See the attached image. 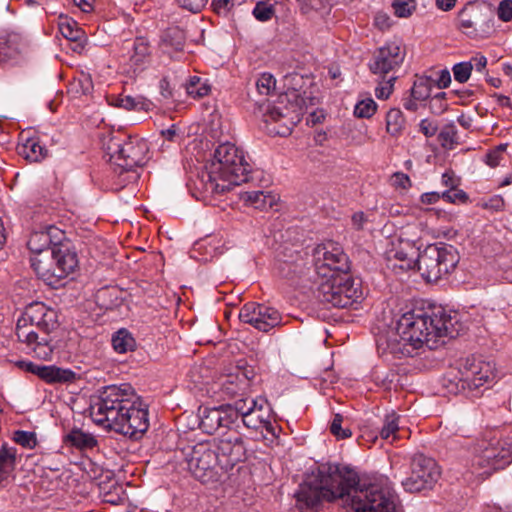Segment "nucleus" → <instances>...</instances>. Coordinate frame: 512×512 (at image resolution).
Wrapping results in <instances>:
<instances>
[{"mask_svg": "<svg viewBox=\"0 0 512 512\" xmlns=\"http://www.w3.org/2000/svg\"><path fill=\"white\" fill-rule=\"evenodd\" d=\"M18 154L29 162H38L45 158L47 150L35 138H29L18 146Z\"/></svg>", "mask_w": 512, "mask_h": 512, "instance_id": "c85d7f7f", "label": "nucleus"}, {"mask_svg": "<svg viewBox=\"0 0 512 512\" xmlns=\"http://www.w3.org/2000/svg\"><path fill=\"white\" fill-rule=\"evenodd\" d=\"M113 349L120 354L134 351L136 341L133 335L125 328L116 331L111 339Z\"/></svg>", "mask_w": 512, "mask_h": 512, "instance_id": "c756f323", "label": "nucleus"}, {"mask_svg": "<svg viewBox=\"0 0 512 512\" xmlns=\"http://www.w3.org/2000/svg\"><path fill=\"white\" fill-rule=\"evenodd\" d=\"M461 377L458 381L447 379L445 387L449 392L458 394L466 388L469 390L478 389L487 383L491 378L489 364L476 360L474 357H468L461 364L459 370Z\"/></svg>", "mask_w": 512, "mask_h": 512, "instance_id": "ddd939ff", "label": "nucleus"}, {"mask_svg": "<svg viewBox=\"0 0 512 512\" xmlns=\"http://www.w3.org/2000/svg\"><path fill=\"white\" fill-rule=\"evenodd\" d=\"M253 16L261 22L271 20L275 15L274 4L268 1H258L252 11Z\"/></svg>", "mask_w": 512, "mask_h": 512, "instance_id": "c03bdc74", "label": "nucleus"}, {"mask_svg": "<svg viewBox=\"0 0 512 512\" xmlns=\"http://www.w3.org/2000/svg\"><path fill=\"white\" fill-rule=\"evenodd\" d=\"M377 110V104L372 98H365L357 102L354 115L357 118H371Z\"/></svg>", "mask_w": 512, "mask_h": 512, "instance_id": "a18cd8bd", "label": "nucleus"}, {"mask_svg": "<svg viewBox=\"0 0 512 512\" xmlns=\"http://www.w3.org/2000/svg\"><path fill=\"white\" fill-rule=\"evenodd\" d=\"M239 319L262 332H269L283 325L282 316L277 309L255 302L243 305L239 312Z\"/></svg>", "mask_w": 512, "mask_h": 512, "instance_id": "2eb2a0df", "label": "nucleus"}, {"mask_svg": "<svg viewBox=\"0 0 512 512\" xmlns=\"http://www.w3.org/2000/svg\"><path fill=\"white\" fill-rule=\"evenodd\" d=\"M396 80L395 76L389 77L383 85H380L376 88L375 94L378 99H387L393 90L394 81Z\"/></svg>", "mask_w": 512, "mask_h": 512, "instance_id": "052dcab7", "label": "nucleus"}, {"mask_svg": "<svg viewBox=\"0 0 512 512\" xmlns=\"http://www.w3.org/2000/svg\"><path fill=\"white\" fill-rule=\"evenodd\" d=\"M148 407L140 397L137 396V403L129 408L128 413H124L123 417L118 421L113 431L128 436L132 439L141 438L149 428Z\"/></svg>", "mask_w": 512, "mask_h": 512, "instance_id": "dca6fc26", "label": "nucleus"}, {"mask_svg": "<svg viewBox=\"0 0 512 512\" xmlns=\"http://www.w3.org/2000/svg\"><path fill=\"white\" fill-rule=\"evenodd\" d=\"M27 246L34 256L44 253L45 251H52L49 235L45 234V231L32 233L27 242Z\"/></svg>", "mask_w": 512, "mask_h": 512, "instance_id": "c9c22d12", "label": "nucleus"}, {"mask_svg": "<svg viewBox=\"0 0 512 512\" xmlns=\"http://www.w3.org/2000/svg\"><path fill=\"white\" fill-rule=\"evenodd\" d=\"M443 148L453 149L458 144V132L454 124L445 125L438 135Z\"/></svg>", "mask_w": 512, "mask_h": 512, "instance_id": "37998d69", "label": "nucleus"}, {"mask_svg": "<svg viewBox=\"0 0 512 512\" xmlns=\"http://www.w3.org/2000/svg\"><path fill=\"white\" fill-rule=\"evenodd\" d=\"M459 262L457 250L444 243L428 245L418 254L417 268L427 282H437L450 274Z\"/></svg>", "mask_w": 512, "mask_h": 512, "instance_id": "6e6552de", "label": "nucleus"}, {"mask_svg": "<svg viewBox=\"0 0 512 512\" xmlns=\"http://www.w3.org/2000/svg\"><path fill=\"white\" fill-rule=\"evenodd\" d=\"M222 388L231 397L243 395L248 390V380L245 376H237L236 373L229 374L222 383Z\"/></svg>", "mask_w": 512, "mask_h": 512, "instance_id": "7c9ffc66", "label": "nucleus"}, {"mask_svg": "<svg viewBox=\"0 0 512 512\" xmlns=\"http://www.w3.org/2000/svg\"><path fill=\"white\" fill-rule=\"evenodd\" d=\"M419 129L428 138L434 136L438 130L437 125L428 119L421 120Z\"/></svg>", "mask_w": 512, "mask_h": 512, "instance_id": "69168bd1", "label": "nucleus"}, {"mask_svg": "<svg viewBox=\"0 0 512 512\" xmlns=\"http://www.w3.org/2000/svg\"><path fill=\"white\" fill-rule=\"evenodd\" d=\"M430 325L434 343L437 338L441 337L456 338L465 330V325L460 320L459 313L456 311H446L442 307L433 311Z\"/></svg>", "mask_w": 512, "mask_h": 512, "instance_id": "aec40b11", "label": "nucleus"}, {"mask_svg": "<svg viewBox=\"0 0 512 512\" xmlns=\"http://www.w3.org/2000/svg\"><path fill=\"white\" fill-rule=\"evenodd\" d=\"M446 100V93L445 92H439L435 94L431 100H430V110L434 114H442L445 112L448 108V104L445 102Z\"/></svg>", "mask_w": 512, "mask_h": 512, "instance_id": "4d7b16f0", "label": "nucleus"}, {"mask_svg": "<svg viewBox=\"0 0 512 512\" xmlns=\"http://www.w3.org/2000/svg\"><path fill=\"white\" fill-rule=\"evenodd\" d=\"M399 416L393 411L385 416L383 426L380 430V436L384 440L393 443L398 438Z\"/></svg>", "mask_w": 512, "mask_h": 512, "instance_id": "e433bc0d", "label": "nucleus"}, {"mask_svg": "<svg viewBox=\"0 0 512 512\" xmlns=\"http://www.w3.org/2000/svg\"><path fill=\"white\" fill-rule=\"evenodd\" d=\"M257 401L258 399L247 397L236 400L234 405H225L228 414H230V412L235 414L232 417V424H234L238 418L241 417L245 426L257 429V423L254 421L255 412L253 411V408L257 406Z\"/></svg>", "mask_w": 512, "mask_h": 512, "instance_id": "393cba45", "label": "nucleus"}, {"mask_svg": "<svg viewBox=\"0 0 512 512\" xmlns=\"http://www.w3.org/2000/svg\"><path fill=\"white\" fill-rule=\"evenodd\" d=\"M393 13L398 18H408L417 9L416 0H393L391 4Z\"/></svg>", "mask_w": 512, "mask_h": 512, "instance_id": "79ce46f5", "label": "nucleus"}, {"mask_svg": "<svg viewBox=\"0 0 512 512\" xmlns=\"http://www.w3.org/2000/svg\"><path fill=\"white\" fill-rule=\"evenodd\" d=\"M263 117L268 133L271 135L288 136L295 125L293 117H290V110L286 106H268Z\"/></svg>", "mask_w": 512, "mask_h": 512, "instance_id": "4be33fe9", "label": "nucleus"}, {"mask_svg": "<svg viewBox=\"0 0 512 512\" xmlns=\"http://www.w3.org/2000/svg\"><path fill=\"white\" fill-rule=\"evenodd\" d=\"M321 280L317 288V298L336 308H347L362 297L359 283L350 274Z\"/></svg>", "mask_w": 512, "mask_h": 512, "instance_id": "9d476101", "label": "nucleus"}, {"mask_svg": "<svg viewBox=\"0 0 512 512\" xmlns=\"http://www.w3.org/2000/svg\"><path fill=\"white\" fill-rule=\"evenodd\" d=\"M27 49L28 42L20 33L11 32L0 36V59L3 61L16 59L26 53Z\"/></svg>", "mask_w": 512, "mask_h": 512, "instance_id": "b1692460", "label": "nucleus"}, {"mask_svg": "<svg viewBox=\"0 0 512 512\" xmlns=\"http://www.w3.org/2000/svg\"><path fill=\"white\" fill-rule=\"evenodd\" d=\"M497 15L503 22H508L512 19V0H502L497 9Z\"/></svg>", "mask_w": 512, "mask_h": 512, "instance_id": "13d9d810", "label": "nucleus"}, {"mask_svg": "<svg viewBox=\"0 0 512 512\" xmlns=\"http://www.w3.org/2000/svg\"><path fill=\"white\" fill-rule=\"evenodd\" d=\"M297 502L315 509L322 501L342 499L353 512H395L394 497L377 483L361 485L358 473L337 463L319 465L317 474L300 485Z\"/></svg>", "mask_w": 512, "mask_h": 512, "instance_id": "f257e3e1", "label": "nucleus"}, {"mask_svg": "<svg viewBox=\"0 0 512 512\" xmlns=\"http://www.w3.org/2000/svg\"><path fill=\"white\" fill-rule=\"evenodd\" d=\"M392 184L396 188L408 189L411 187V180L407 174L396 172L392 175Z\"/></svg>", "mask_w": 512, "mask_h": 512, "instance_id": "e2e57ef3", "label": "nucleus"}, {"mask_svg": "<svg viewBox=\"0 0 512 512\" xmlns=\"http://www.w3.org/2000/svg\"><path fill=\"white\" fill-rule=\"evenodd\" d=\"M323 250L322 258H317L314 264L315 271L321 280H328L332 276L338 277L339 274H349V259L341 247L330 244Z\"/></svg>", "mask_w": 512, "mask_h": 512, "instance_id": "f3484780", "label": "nucleus"}, {"mask_svg": "<svg viewBox=\"0 0 512 512\" xmlns=\"http://www.w3.org/2000/svg\"><path fill=\"white\" fill-rule=\"evenodd\" d=\"M433 87V81L428 77H420L415 80L413 87L411 88V97L414 100L424 101L431 95Z\"/></svg>", "mask_w": 512, "mask_h": 512, "instance_id": "58836bf2", "label": "nucleus"}, {"mask_svg": "<svg viewBox=\"0 0 512 512\" xmlns=\"http://www.w3.org/2000/svg\"><path fill=\"white\" fill-rule=\"evenodd\" d=\"M343 416L339 413L334 415V418L330 425V432L337 439H347L351 437V430L348 428H342Z\"/></svg>", "mask_w": 512, "mask_h": 512, "instance_id": "603ef678", "label": "nucleus"}, {"mask_svg": "<svg viewBox=\"0 0 512 512\" xmlns=\"http://www.w3.org/2000/svg\"><path fill=\"white\" fill-rule=\"evenodd\" d=\"M405 126V118L402 111L398 108H392L386 115V131L393 137L401 135Z\"/></svg>", "mask_w": 512, "mask_h": 512, "instance_id": "473e14b6", "label": "nucleus"}, {"mask_svg": "<svg viewBox=\"0 0 512 512\" xmlns=\"http://www.w3.org/2000/svg\"><path fill=\"white\" fill-rule=\"evenodd\" d=\"M405 50L396 43H387L374 52L369 63L371 73L385 80L386 75L395 72L403 63Z\"/></svg>", "mask_w": 512, "mask_h": 512, "instance_id": "a211bd4d", "label": "nucleus"}, {"mask_svg": "<svg viewBox=\"0 0 512 512\" xmlns=\"http://www.w3.org/2000/svg\"><path fill=\"white\" fill-rule=\"evenodd\" d=\"M508 147V144H500L495 148L489 150L485 155L484 162L491 168H495L500 164L503 155Z\"/></svg>", "mask_w": 512, "mask_h": 512, "instance_id": "09e8293b", "label": "nucleus"}, {"mask_svg": "<svg viewBox=\"0 0 512 512\" xmlns=\"http://www.w3.org/2000/svg\"><path fill=\"white\" fill-rule=\"evenodd\" d=\"M103 149L108 161L114 164L119 174L133 171L146 164L148 157L147 142L136 137L117 133L103 140Z\"/></svg>", "mask_w": 512, "mask_h": 512, "instance_id": "423d86ee", "label": "nucleus"}, {"mask_svg": "<svg viewBox=\"0 0 512 512\" xmlns=\"http://www.w3.org/2000/svg\"><path fill=\"white\" fill-rule=\"evenodd\" d=\"M254 421L257 423V429L260 425H263L268 432L274 434V427L269 421V408L267 400L264 398H258L257 406L253 408Z\"/></svg>", "mask_w": 512, "mask_h": 512, "instance_id": "4c0bfd02", "label": "nucleus"}, {"mask_svg": "<svg viewBox=\"0 0 512 512\" xmlns=\"http://www.w3.org/2000/svg\"><path fill=\"white\" fill-rule=\"evenodd\" d=\"M137 403V395L130 384L103 387L90 405L94 422L112 430L124 413Z\"/></svg>", "mask_w": 512, "mask_h": 512, "instance_id": "20e7f679", "label": "nucleus"}, {"mask_svg": "<svg viewBox=\"0 0 512 512\" xmlns=\"http://www.w3.org/2000/svg\"><path fill=\"white\" fill-rule=\"evenodd\" d=\"M245 200L253 204L257 209L267 210L272 209L277 204L278 198L271 192L251 191L246 192Z\"/></svg>", "mask_w": 512, "mask_h": 512, "instance_id": "2f4dec72", "label": "nucleus"}, {"mask_svg": "<svg viewBox=\"0 0 512 512\" xmlns=\"http://www.w3.org/2000/svg\"><path fill=\"white\" fill-rule=\"evenodd\" d=\"M177 2L182 8L192 13H198L206 6L208 0H177Z\"/></svg>", "mask_w": 512, "mask_h": 512, "instance_id": "bf43d9fd", "label": "nucleus"}, {"mask_svg": "<svg viewBox=\"0 0 512 512\" xmlns=\"http://www.w3.org/2000/svg\"><path fill=\"white\" fill-rule=\"evenodd\" d=\"M58 26L63 37L75 43L72 49L80 52L84 47L82 41L84 40L85 34L78 26L77 22L68 17H60Z\"/></svg>", "mask_w": 512, "mask_h": 512, "instance_id": "a878e982", "label": "nucleus"}, {"mask_svg": "<svg viewBox=\"0 0 512 512\" xmlns=\"http://www.w3.org/2000/svg\"><path fill=\"white\" fill-rule=\"evenodd\" d=\"M44 231H45V234L49 235L51 248H56V247H60V246L70 248L69 243L64 241L65 234L61 229H59L55 226H49Z\"/></svg>", "mask_w": 512, "mask_h": 512, "instance_id": "864d4df0", "label": "nucleus"}, {"mask_svg": "<svg viewBox=\"0 0 512 512\" xmlns=\"http://www.w3.org/2000/svg\"><path fill=\"white\" fill-rule=\"evenodd\" d=\"M13 441L24 448L33 449L37 445L35 432L17 430L13 434Z\"/></svg>", "mask_w": 512, "mask_h": 512, "instance_id": "de8ad7c7", "label": "nucleus"}, {"mask_svg": "<svg viewBox=\"0 0 512 512\" xmlns=\"http://www.w3.org/2000/svg\"><path fill=\"white\" fill-rule=\"evenodd\" d=\"M133 53L130 56L134 64L139 65L149 56V44L144 37H137L132 43Z\"/></svg>", "mask_w": 512, "mask_h": 512, "instance_id": "a19ab883", "label": "nucleus"}, {"mask_svg": "<svg viewBox=\"0 0 512 512\" xmlns=\"http://www.w3.org/2000/svg\"><path fill=\"white\" fill-rule=\"evenodd\" d=\"M451 83V75L448 70H442L439 73V77L436 81L438 88H446Z\"/></svg>", "mask_w": 512, "mask_h": 512, "instance_id": "774afa93", "label": "nucleus"}, {"mask_svg": "<svg viewBox=\"0 0 512 512\" xmlns=\"http://www.w3.org/2000/svg\"><path fill=\"white\" fill-rule=\"evenodd\" d=\"M185 89L187 94L195 99L203 98L211 91L207 80L199 76H191L185 84Z\"/></svg>", "mask_w": 512, "mask_h": 512, "instance_id": "72a5a7b5", "label": "nucleus"}, {"mask_svg": "<svg viewBox=\"0 0 512 512\" xmlns=\"http://www.w3.org/2000/svg\"><path fill=\"white\" fill-rule=\"evenodd\" d=\"M206 169L207 180L204 188L211 194H223L233 186L248 182L251 172V166L245 160L244 152L230 142L217 146L213 160Z\"/></svg>", "mask_w": 512, "mask_h": 512, "instance_id": "f03ea898", "label": "nucleus"}, {"mask_svg": "<svg viewBox=\"0 0 512 512\" xmlns=\"http://www.w3.org/2000/svg\"><path fill=\"white\" fill-rule=\"evenodd\" d=\"M410 476L402 481L407 492L415 493L431 489L440 478L437 462L424 454H415L410 463Z\"/></svg>", "mask_w": 512, "mask_h": 512, "instance_id": "f8f14e48", "label": "nucleus"}, {"mask_svg": "<svg viewBox=\"0 0 512 512\" xmlns=\"http://www.w3.org/2000/svg\"><path fill=\"white\" fill-rule=\"evenodd\" d=\"M459 29L470 38H485L494 31L493 15L488 10L467 4L458 13Z\"/></svg>", "mask_w": 512, "mask_h": 512, "instance_id": "4468645a", "label": "nucleus"}, {"mask_svg": "<svg viewBox=\"0 0 512 512\" xmlns=\"http://www.w3.org/2000/svg\"><path fill=\"white\" fill-rule=\"evenodd\" d=\"M212 8L215 13L218 15H226L234 4L231 0H212Z\"/></svg>", "mask_w": 512, "mask_h": 512, "instance_id": "0e129e2a", "label": "nucleus"}, {"mask_svg": "<svg viewBox=\"0 0 512 512\" xmlns=\"http://www.w3.org/2000/svg\"><path fill=\"white\" fill-rule=\"evenodd\" d=\"M64 442L80 450L92 449L97 445L95 437L81 429H72L64 436Z\"/></svg>", "mask_w": 512, "mask_h": 512, "instance_id": "cd10ccee", "label": "nucleus"}, {"mask_svg": "<svg viewBox=\"0 0 512 512\" xmlns=\"http://www.w3.org/2000/svg\"><path fill=\"white\" fill-rule=\"evenodd\" d=\"M70 91L74 93L88 94L93 89V83L90 75L82 73L70 84Z\"/></svg>", "mask_w": 512, "mask_h": 512, "instance_id": "49530a36", "label": "nucleus"}, {"mask_svg": "<svg viewBox=\"0 0 512 512\" xmlns=\"http://www.w3.org/2000/svg\"><path fill=\"white\" fill-rule=\"evenodd\" d=\"M186 35L180 27H169L163 34V43L175 51H182L185 45Z\"/></svg>", "mask_w": 512, "mask_h": 512, "instance_id": "f704fd0d", "label": "nucleus"}, {"mask_svg": "<svg viewBox=\"0 0 512 512\" xmlns=\"http://www.w3.org/2000/svg\"><path fill=\"white\" fill-rule=\"evenodd\" d=\"M512 463V437L498 439L483 438L473 448L472 466L487 469L484 474L504 469Z\"/></svg>", "mask_w": 512, "mask_h": 512, "instance_id": "1a4fd4ad", "label": "nucleus"}, {"mask_svg": "<svg viewBox=\"0 0 512 512\" xmlns=\"http://www.w3.org/2000/svg\"><path fill=\"white\" fill-rule=\"evenodd\" d=\"M442 183L449 189L457 188L460 184V179L455 176V173L451 170L446 171L442 175Z\"/></svg>", "mask_w": 512, "mask_h": 512, "instance_id": "338daca9", "label": "nucleus"}, {"mask_svg": "<svg viewBox=\"0 0 512 512\" xmlns=\"http://www.w3.org/2000/svg\"><path fill=\"white\" fill-rule=\"evenodd\" d=\"M442 199L449 203H466L469 199L466 192L461 189H448L442 193Z\"/></svg>", "mask_w": 512, "mask_h": 512, "instance_id": "6e6d98bb", "label": "nucleus"}, {"mask_svg": "<svg viewBox=\"0 0 512 512\" xmlns=\"http://www.w3.org/2000/svg\"><path fill=\"white\" fill-rule=\"evenodd\" d=\"M58 326L57 311L42 302H34L26 307L18 320L16 335L19 341L28 346L35 345L33 350L39 358L47 359L53 353L49 334Z\"/></svg>", "mask_w": 512, "mask_h": 512, "instance_id": "7ed1b4c3", "label": "nucleus"}, {"mask_svg": "<svg viewBox=\"0 0 512 512\" xmlns=\"http://www.w3.org/2000/svg\"><path fill=\"white\" fill-rule=\"evenodd\" d=\"M56 366H45V365H38V368H36V374L40 379L45 381L48 384L52 383L53 375L55 371Z\"/></svg>", "mask_w": 512, "mask_h": 512, "instance_id": "680f3d73", "label": "nucleus"}, {"mask_svg": "<svg viewBox=\"0 0 512 512\" xmlns=\"http://www.w3.org/2000/svg\"><path fill=\"white\" fill-rule=\"evenodd\" d=\"M185 461L191 474L202 483L217 480L215 468L219 466L216 441H201L183 450Z\"/></svg>", "mask_w": 512, "mask_h": 512, "instance_id": "9b49d317", "label": "nucleus"}, {"mask_svg": "<svg viewBox=\"0 0 512 512\" xmlns=\"http://www.w3.org/2000/svg\"><path fill=\"white\" fill-rule=\"evenodd\" d=\"M233 412L226 411L225 405L205 408L200 416V429L207 434H214L221 428H230Z\"/></svg>", "mask_w": 512, "mask_h": 512, "instance_id": "5701e85b", "label": "nucleus"}, {"mask_svg": "<svg viewBox=\"0 0 512 512\" xmlns=\"http://www.w3.org/2000/svg\"><path fill=\"white\" fill-rule=\"evenodd\" d=\"M385 254L389 266L407 271L416 266L419 253L414 244L400 237L398 243L393 242Z\"/></svg>", "mask_w": 512, "mask_h": 512, "instance_id": "412c9836", "label": "nucleus"}, {"mask_svg": "<svg viewBox=\"0 0 512 512\" xmlns=\"http://www.w3.org/2000/svg\"><path fill=\"white\" fill-rule=\"evenodd\" d=\"M430 319L431 315L421 310L404 313L397 321L395 332L389 337L391 350L411 356L424 344L431 348L429 342L434 343V339Z\"/></svg>", "mask_w": 512, "mask_h": 512, "instance_id": "39448f33", "label": "nucleus"}, {"mask_svg": "<svg viewBox=\"0 0 512 512\" xmlns=\"http://www.w3.org/2000/svg\"><path fill=\"white\" fill-rule=\"evenodd\" d=\"M77 378V374L71 369L56 366L51 384H71L74 383Z\"/></svg>", "mask_w": 512, "mask_h": 512, "instance_id": "8fccbe9b", "label": "nucleus"}, {"mask_svg": "<svg viewBox=\"0 0 512 512\" xmlns=\"http://www.w3.org/2000/svg\"><path fill=\"white\" fill-rule=\"evenodd\" d=\"M120 100V108L126 110H143L149 111L152 109L153 103L143 96L132 97L129 95H122Z\"/></svg>", "mask_w": 512, "mask_h": 512, "instance_id": "ea45409f", "label": "nucleus"}, {"mask_svg": "<svg viewBox=\"0 0 512 512\" xmlns=\"http://www.w3.org/2000/svg\"><path fill=\"white\" fill-rule=\"evenodd\" d=\"M276 86V80L273 75L269 73H263L256 82V88L259 94L269 95L274 91Z\"/></svg>", "mask_w": 512, "mask_h": 512, "instance_id": "3c124183", "label": "nucleus"}, {"mask_svg": "<svg viewBox=\"0 0 512 512\" xmlns=\"http://www.w3.org/2000/svg\"><path fill=\"white\" fill-rule=\"evenodd\" d=\"M30 261L37 276L52 287L59 285L78 265L77 254L64 246L33 256Z\"/></svg>", "mask_w": 512, "mask_h": 512, "instance_id": "0eeeda50", "label": "nucleus"}, {"mask_svg": "<svg viewBox=\"0 0 512 512\" xmlns=\"http://www.w3.org/2000/svg\"><path fill=\"white\" fill-rule=\"evenodd\" d=\"M17 460V449L7 443L0 447V483L7 480L14 472Z\"/></svg>", "mask_w": 512, "mask_h": 512, "instance_id": "bb28decb", "label": "nucleus"}, {"mask_svg": "<svg viewBox=\"0 0 512 512\" xmlns=\"http://www.w3.org/2000/svg\"><path fill=\"white\" fill-rule=\"evenodd\" d=\"M473 69L472 62H461L453 66V74L456 81L465 83L468 81Z\"/></svg>", "mask_w": 512, "mask_h": 512, "instance_id": "5fc2aeb1", "label": "nucleus"}, {"mask_svg": "<svg viewBox=\"0 0 512 512\" xmlns=\"http://www.w3.org/2000/svg\"><path fill=\"white\" fill-rule=\"evenodd\" d=\"M216 452L220 468L224 471H229L244 459L246 448L241 436L234 431L216 442Z\"/></svg>", "mask_w": 512, "mask_h": 512, "instance_id": "6ab92c4d", "label": "nucleus"}]
</instances>
